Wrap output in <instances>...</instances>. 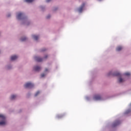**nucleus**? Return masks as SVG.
Masks as SVG:
<instances>
[{
    "instance_id": "nucleus-1",
    "label": "nucleus",
    "mask_w": 131,
    "mask_h": 131,
    "mask_svg": "<svg viewBox=\"0 0 131 131\" xmlns=\"http://www.w3.org/2000/svg\"><path fill=\"white\" fill-rule=\"evenodd\" d=\"M33 86H34V85L30 82H28L25 85V88H26V89H31V88H33Z\"/></svg>"
},
{
    "instance_id": "nucleus-2",
    "label": "nucleus",
    "mask_w": 131,
    "mask_h": 131,
    "mask_svg": "<svg viewBox=\"0 0 131 131\" xmlns=\"http://www.w3.org/2000/svg\"><path fill=\"white\" fill-rule=\"evenodd\" d=\"M84 6H85V4L83 3L81 7L78 9V12H79V13H81V12H82V10H83Z\"/></svg>"
},
{
    "instance_id": "nucleus-3",
    "label": "nucleus",
    "mask_w": 131,
    "mask_h": 131,
    "mask_svg": "<svg viewBox=\"0 0 131 131\" xmlns=\"http://www.w3.org/2000/svg\"><path fill=\"white\" fill-rule=\"evenodd\" d=\"M23 16V13H18L17 15V19L18 20H21L22 19V17Z\"/></svg>"
},
{
    "instance_id": "nucleus-4",
    "label": "nucleus",
    "mask_w": 131,
    "mask_h": 131,
    "mask_svg": "<svg viewBox=\"0 0 131 131\" xmlns=\"http://www.w3.org/2000/svg\"><path fill=\"white\" fill-rule=\"evenodd\" d=\"M119 124H120V121L117 120L113 124V126H117Z\"/></svg>"
},
{
    "instance_id": "nucleus-5",
    "label": "nucleus",
    "mask_w": 131,
    "mask_h": 131,
    "mask_svg": "<svg viewBox=\"0 0 131 131\" xmlns=\"http://www.w3.org/2000/svg\"><path fill=\"white\" fill-rule=\"evenodd\" d=\"M18 58V56L17 55H13L11 57V61H14Z\"/></svg>"
},
{
    "instance_id": "nucleus-6",
    "label": "nucleus",
    "mask_w": 131,
    "mask_h": 131,
    "mask_svg": "<svg viewBox=\"0 0 131 131\" xmlns=\"http://www.w3.org/2000/svg\"><path fill=\"white\" fill-rule=\"evenodd\" d=\"M35 60H36L37 62H41V61H42V58L36 56L35 57Z\"/></svg>"
},
{
    "instance_id": "nucleus-7",
    "label": "nucleus",
    "mask_w": 131,
    "mask_h": 131,
    "mask_svg": "<svg viewBox=\"0 0 131 131\" xmlns=\"http://www.w3.org/2000/svg\"><path fill=\"white\" fill-rule=\"evenodd\" d=\"M94 100H101V97L100 95H95L94 97Z\"/></svg>"
},
{
    "instance_id": "nucleus-8",
    "label": "nucleus",
    "mask_w": 131,
    "mask_h": 131,
    "mask_svg": "<svg viewBox=\"0 0 131 131\" xmlns=\"http://www.w3.org/2000/svg\"><path fill=\"white\" fill-rule=\"evenodd\" d=\"M34 69L35 71H39V70H40L41 68L40 67L36 66V67H34Z\"/></svg>"
},
{
    "instance_id": "nucleus-9",
    "label": "nucleus",
    "mask_w": 131,
    "mask_h": 131,
    "mask_svg": "<svg viewBox=\"0 0 131 131\" xmlns=\"http://www.w3.org/2000/svg\"><path fill=\"white\" fill-rule=\"evenodd\" d=\"M123 48L122 46H118L116 48V51L117 52H120V51H121V50H122Z\"/></svg>"
},
{
    "instance_id": "nucleus-10",
    "label": "nucleus",
    "mask_w": 131,
    "mask_h": 131,
    "mask_svg": "<svg viewBox=\"0 0 131 131\" xmlns=\"http://www.w3.org/2000/svg\"><path fill=\"white\" fill-rule=\"evenodd\" d=\"M32 37L34 39H35V40H37V39H38V36L37 35H33Z\"/></svg>"
},
{
    "instance_id": "nucleus-11",
    "label": "nucleus",
    "mask_w": 131,
    "mask_h": 131,
    "mask_svg": "<svg viewBox=\"0 0 131 131\" xmlns=\"http://www.w3.org/2000/svg\"><path fill=\"white\" fill-rule=\"evenodd\" d=\"M114 75L115 76H119V77H120L121 76V74L119 73H115L114 74Z\"/></svg>"
},
{
    "instance_id": "nucleus-12",
    "label": "nucleus",
    "mask_w": 131,
    "mask_h": 131,
    "mask_svg": "<svg viewBox=\"0 0 131 131\" xmlns=\"http://www.w3.org/2000/svg\"><path fill=\"white\" fill-rule=\"evenodd\" d=\"M16 98H17V96L16 95H12L10 99L11 100H15V99H16Z\"/></svg>"
},
{
    "instance_id": "nucleus-13",
    "label": "nucleus",
    "mask_w": 131,
    "mask_h": 131,
    "mask_svg": "<svg viewBox=\"0 0 131 131\" xmlns=\"http://www.w3.org/2000/svg\"><path fill=\"white\" fill-rule=\"evenodd\" d=\"M0 118H2V119H3V120H5V119H6V117H5V116H4V115L0 114Z\"/></svg>"
},
{
    "instance_id": "nucleus-14",
    "label": "nucleus",
    "mask_w": 131,
    "mask_h": 131,
    "mask_svg": "<svg viewBox=\"0 0 131 131\" xmlns=\"http://www.w3.org/2000/svg\"><path fill=\"white\" fill-rule=\"evenodd\" d=\"M64 116V115H57V118H62Z\"/></svg>"
},
{
    "instance_id": "nucleus-15",
    "label": "nucleus",
    "mask_w": 131,
    "mask_h": 131,
    "mask_svg": "<svg viewBox=\"0 0 131 131\" xmlns=\"http://www.w3.org/2000/svg\"><path fill=\"white\" fill-rule=\"evenodd\" d=\"M123 81H124V79L120 77L119 79V82L121 83V82H123Z\"/></svg>"
},
{
    "instance_id": "nucleus-16",
    "label": "nucleus",
    "mask_w": 131,
    "mask_h": 131,
    "mask_svg": "<svg viewBox=\"0 0 131 131\" xmlns=\"http://www.w3.org/2000/svg\"><path fill=\"white\" fill-rule=\"evenodd\" d=\"M25 2L26 3H32L33 2H34V0H25Z\"/></svg>"
},
{
    "instance_id": "nucleus-17",
    "label": "nucleus",
    "mask_w": 131,
    "mask_h": 131,
    "mask_svg": "<svg viewBox=\"0 0 131 131\" xmlns=\"http://www.w3.org/2000/svg\"><path fill=\"white\" fill-rule=\"evenodd\" d=\"M6 124V122L5 121L0 122V125H5Z\"/></svg>"
},
{
    "instance_id": "nucleus-18",
    "label": "nucleus",
    "mask_w": 131,
    "mask_h": 131,
    "mask_svg": "<svg viewBox=\"0 0 131 131\" xmlns=\"http://www.w3.org/2000/svg\"><path fill=\"white\" fill-rule=\"evenodd\" d=\"M26 39H27V38H26V37H24V38H21L20 39V40L21 41H25V40H26Z\"/></svg>"
},
{
    "instance_id": "nucleus-19",
    "label": "nucleus",
    "mask_w": 131,
    "mask_h": 131,
    "mask_svg": "<svg viewBox=\"0 0 131 131\" xmlns=\"http://www.w3.org/2000/svg\"><path fill=\"white\" fill-rule=\"evenodd\" d=\"M124 75H125L126 76H129L130 75V73L129 72H127L124 74Z\"/></svg>"
},
{
    "instance_id": "nucleus-20",
    "label": "nucleus",
    "mask_w": 131,
    "mask_h": 131,
    "mask_svg": "<svg viewBox=\"0 0 131 131\" xmlns=\"http://www.w3.org/2000/svg\"><path fill=\"white\" fill-rule=\"evenodd\" d=\"M39 94H40V92L39 91H37L36 94H35V97H36L37 96H38V95H39Z\"/></svg>"
},
{
    "instance_id": "nucleus-21",
    "label": "nucleus",
    "mask_w": 131,
    "mask_h": 131,
    "mask_svg": "<svg viewBox=\"0 0 131 131\" xmlns=\"http://www.w3.org/2000/svg\"><path fill=\"white\" fill-rule=\"evenodd\" d=\"M45 76H46V74H45V73H43V74H41V77H45Z\"/></svg>"
},
{
    "instance_id": "nucleus-22",
    "label": "nucleus",
    "mask_w": 131,
    "mask_h": 131,
    "mask_svg": "<svg viewBox=\"0 0 131 131\" xmlns=\"http://www.w3.org/2000/svg\"><path fill=\"white\" fill-rule=\"evenodd\" d=\"M46 50L47 49H46V48H44L41 50V52H45V51H46Z\"/></svg>"
},
{
    "instance_id": "nucleus-23",
    "label": "nucleus",
    "mask_w": 131,
    "mask_h": 131,
    "mask_svg": "<svg viewBox=\"0 0 131 131\" xmlns=\"http://www.w3.org/2000/svg\"><path fill=\"white\" fill-rule=\"evenodd\" d=\"M50 18H51V15H48L47 16V19H50Z\"/></svg>"
},
{
    "instance_id": "nucleus-24",
    "label": "nucleus",
    "mask_w": 131,
    "mask_h": 131,
    "mask_svg": "<svg viewBox=\"0 0 131 131\" xmlns=\"http://www.w3.org/2000/svg\"><path fill=\"white\" fill-rule=\"evenodd\" d=\"M52 0H46L47 3H50Z\"/></svg>"
},
{
    "instance_id": "nucleus-25",
    "label": "nucleus",
    "mask_w": 131,
    "mask_h": 131,
    "mask_svg": "<svg viewBox=\"0 0 131 131\" xmlns=\"http://www.w3.org/2000/svg\"><path fill=\"white\" fill-rule=\"evenodd\" d=\"M47 71H49V69H45V72H47Z\"/></svg>"
},
{
    "instance_id": "nucleus-26",
    "label": "nucleus",
    "mask_w": 131,
    "mask_h": 131,
    "mask_svg": "<svg viewBox=\"0 0 131 131\" xmlns=\"http://www.w3.org/2000/svg\"><path fill=\"white\" fill-rule=\"evenodd\" d=\"M48 58V55H46L44 57V59H47Z\"/></svg>"
},
{
    "instance_id": "nucleus-27",
    "label": "nucleus",
    "mask_w": 131,
    "mask_h": 131,
    "mask_svg": "<svg viewBox=\"0 0 131 131\" xmlns=\"http://www.w3.org/2000/svg\"><path fill=\"white\" fill-rule=\"evenodd\" d=\"M10 16H11V15H8V17H10Z\"/></svg>"
},
{
    "instance_id": "nucleus-28",
    "label": "nucleus",
    "mask_w": 131,
    "mask_h": 131,
    "mask_svg": "<svg viewBox=\"0 0 131 131\" xmlns=\"http://www.w3.org/2000/svg\"><path fill=\"white\" fill-rule=\"evenodd\" d=\"M99 1H101V0H99Z\"/></svg>"
}]
</instances>
